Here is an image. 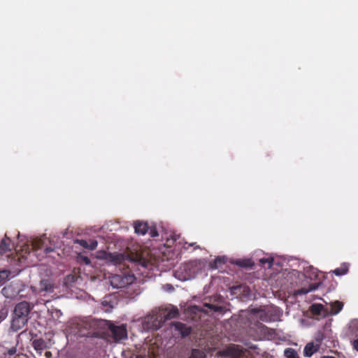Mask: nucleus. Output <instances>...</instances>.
Returning <instances> with one entry per match:
<instances>
[{"instance_id":"7ed1b4c3","label":"nucleus","mask_w":358,"mask_h":358,"mask_svg":"<svg viewBox=\"0 0 358 358\" xmlns=\"http://www.w3.org/2000/svg\"><path fill=\"white\" fill-rule=\"evenodd\" d=\"M178 315L179 310L177 307L163 308L156 315L155 322L157 324L155 323L153 326L156 329H159L166 321L176 318Z\"/></svg>"},{"instance_id":"c9c22d12","label":"nucleus","mask_w":358,"mask_h":358,"mask_svg":"<svg viewBox=\"0 0 358 358\" xmlns=\"http://www.w3.org/2000/svg\"><path fill=\"white\" fill-rule=\"evenodd\" d=\"M187 266H184L183 267H180V270L183 269V270H185H185H186V268H187Z\"/></svg>"},{"instance_id":"c756f323","label":"nucleus","mask_w":358,"mask_h":358,"mask_svg":"<svg viewBox=\"0 0 358 358\" xmlns=\"http://www.w3.org/2000/svg\"><path fill=\"white\" fill-rule=\"evenodd\" d=\"M352 345L354 349L358 351V338L353 341Z\"/></svg>"},{"instance_id":"393cba45","label":"nucleus","mask_w":358,"mask_h":358,"mask_svg":"<svg viewBox=\"0 0 358 358\" xmlns=\"http://www.w3.org/2000/svg\"><path fill=\"white\" fill-rule=\"evenodd\" d=\"M8 311L3 308L0 310V323L3 322L8 316Z\"/></svg>"},{"instance_id":"4468645a","label":"nucleus","mask_w":358,"mask_h":358,"mask_svg":"<svg viewBox=\"0 0 358 358\" xmlns=\"http://www.w3.org/2000/svg\"><path fill=\"white\" fill-rule=\"evenodd\" d=\"M323 308V305L320 303H313L311 305L310 310L314 315H321Z\"/></svg>"},{"instance_id":"bb28decb","label":"nucleus","mask_w":358,"mask_h":358,"mask_svg":"<svg viewBox=\"0 0 358 358\" xmlns=\"http://www.w3.org/2000/svg\"><path fill=\"white\" fill-rule=\"evenodd\" d=\"M352 328L355 331V333L358 336V320L352 322Z\"/></svg>"},{"instance_id":"a211bd4d","label":"nucleus","mask_w":358,"mask_h":358,"mask_svg":"<svg viewBox=\"0 0 358 358\" xmlns=\"http://www.w3.org/2000/svg\"><path fill=\"white\" fill-rule=\"evenodd\" d=\"M286 358H299L296 351L293 348H287L284 352Z\"/></svg>"},{"instance_id":"7c9ffc66","label":"nucleus","mask_w":358,"mask_h":358,"mask_svg":"<svg viewBox=\"0 0 358 358\" xmlns=\"http://www.w3.org/2000/svg\"><path fill=\"white\" fill-rule=\"evenodd\" d=\"M14 358H27V356L23 353H18L15 356Z\"/></svg>"},{"instance_id":"f704fd0d","label":"nucleus","mask_w":358,"mask_h":358,"mask_svg":"<svg viewBox=\"0 0 358 358\" xmlns=\"http://www.w3.org/2000/svg\"><path fill=\"white\" fill-rule=\"evenodd\" d=\"M45 356L47 357H50L51 356V352L49 351L45 352Z\"/></svg>"},{"instance_id":"aec40b11","label":"nucleus","mask_w":358,"mask_h":358,"mask_svg":"<svg viewBox=\"0 0 358 358\" xmlns=\"http://www.w3.org/2000/svg\"><path fill=\"white\" fill-rule=\"evenodd\" d=\"M5 357L10 358L12 356H15L17 355V347L13 346L10 348L6 349V350L3 352Z\"/></svg>"},{"instance_id":"6e6552de","label":"nucleus","mask_w":358,"mask_h":358,"mask_svg":"<svg viewBox=\"0 0 358 358\" xmlns=\"http://www.w3.org/2000/svg\"><path fill=\"white\" fill-rule=\"evenodd\" d=\"M134 227L135 233L138 235H145L149 229V227L147 222L138 220L134 222Z\"/></svg>"},{"instance_id":"ea45409f","label":"nucleus","mask_w":358,"mask_h":358,"mask_svg":"<svg viewBox=\"0 0 358 358\" xmlns=\"http://www.w3.org/2000/svg\"><path fill=\"white\" fill-rule=\"evenodd\" d=\"M218 261L220 262V258L219 257L216 259L215 262H218Z\"/></svg>"},{"instance_id":"9d476101","label":"nucleus","mask_w":358,"mask_h":358,"mask_svg":"<svg viewBox=\"0 0 358 358\" xmlns=\"http://www.w3.org/2000/svg\"><path fill=\"white\" fill-rule=\"evenodd\" d=\"M12 250L11 240L6 234L0 243V253L3 254Z\"/></svg>"},{"instance_id":"a878e982","label":"nucleus","mask_w":358,"mask_h":358,"mask_svg":"<svg viewBox=\"0 0 358 358\" xmlns=\"http://www.w3.org/2000/svg\"><path fill=\"white\" fill-rule=\"evenodd\" d=\"M206 306L208 307L210 309L213 310L214 312H220L222 309L221 306L214 304H207Z\"/></svg>"},{"instance_id":"1a4fd4ad","label":"nucleus","mask_w":358,"mask_h":358,"mask_svg":"<svg viewBox=\"0 0 358 358\" xmlns=\"http://www.w3.org/2000/svg\"><path fill=\"white\" fill-rule=\"evenodd\" d=\"M320 349V345H315L313 342H310L306 345L303 349V356L310 357L314 353Z\"/></svg>"},{"instance_id":"20e7f679","label":"nucleus","mask_w":358,"mask_h":358,"mask_svg":"<svg viewBox=\"0 0 358 358\" xmlns=\"http://www.w3.org/2000/svg\"><path fill=\"white\" fill-rule=\"evenodd\" d=\"M107 329L115 341H120L127 337V331L124 325L116 326L111 322H106Z\"/></svg>"},{"instance_id":"72a5a7b5","label":"nucleus","mask_w":358,"mask_h":358,"mask_svg":"<svg viewBox=\"0 0 358 358\" xmlns=\"http://www.w3.org/2000/svg\"><path fill=\"white\" fill-rule=\"evenodd\" d=\"M188 277H189V276H188L187 275H183L182 277H179V278H180V280H185L188 279Z\"/></svg>"},{"instance_id":"4c0bfd02","label":"nucleus","mask_w":358,"mask_h":358,"mask_svg":"<svg viewBox=\"0 0 358 358\" xmlns=\"http://www.w3.org/2000/svg\"><path fill=\"white\" fill-rule=\"evenodd\" d=\"M217 355H222V352H217Z\"/></svg>"},{"instance_id":"a19ab883","label":"nucleus","mask_w":358,"mask_h":358,"mask_svg":"<svg viewBox=\"0 0 358 358\" xmlns=\"http://www.w3.org/2000/svg\"><path fill=\"white\" fill-rule=\"evenodd\" d=\"M195 248H199V245L195 246Z\"/></svg>"},{"instance_id":"f3484780","label":"nucleus","mask_w":358,"mask_h":358,"mask_svg":"<svg viewBox=\"0 0 358 358\" xmlns=\"http://www.w3.org/2000/svg\"><path fill=\"white\" fill-rule=\"evenodd\" d=\"M206 354L203 351L198 350V349H193L192 350L191 355L189 358H205Z\"/></svg>"},{"instance_id":"58836bf2","label":"nucleus","mask_w":358,"mask_h":358,"mask_svg":"<svg viewBox=\"0 0 358 358\" xmlns=\"http://www.w3.org/2000/svg\"><path fill=\"white\" fill-rule=\"evenodd\" d=\"M85 262H86V263H89V262H90L89 259H88V258H86V259H85Z\"/></svg>"},{"instance_id":"423d86ee","label":"nucleus","mask_w":358,"mask_h":358,"mask_svg":"<svg viewBox=\"0 0 358 358\" xmlns=\"http://www.w3.org/2000/svg\"><path fill=\"white\" fill-rule=\"evenodd\" d=\"M172 327L176 331H178L182 337H186L191 333V328L187 327L185 324L180 322H172Z\"/></svg>"},{"instance_id":"5701e85b","label":"nucleus","mask_w":358,"mask_h":358,"mask_svg":"<svg viewBox=\"0 0 358 358\" xmlns=\"http://www.w3.org/2000/svg\"><path fill=\"white\" fill-rule=\"evenodd\" d=\"M43 241L41 240H35L32 243V249L34 252H37L39 250H41L43 248Z\"/></svg>"},{"instance_id":"c85d7f7f","label":"nucleus","mask_w":358,"mask_h":358,"mask_svg":"<svg viewBox=\"0 0 358 358\" xmlns=\"http://www.w3.org/2000/svg\"><path fill=\"white\" fill-rule=\"evenodd\" d=\"M53 250H54L53 248H52L51 247H46L44 249V252H45V255H48L50 252H52Z\"/></svg>"},{"instance_id":"2eb2a0df","label":"nucleus","mask_w":358,"mask_h":358,"mask_svg":"<svg viewBox=\"0 0 358 358\" xmlns=\"http://www.w3.org/2000/svg\"><path fill=\"white\" fill-rule=\"evenodd\" d=\"M348 271V265L347 264H343L339 268H336L333 273L338 276H341L346 274Z\"/></svg>"},{"instance_id":"dca6fc26","label":"nucleus","mask_w":358,"mask_h":358,"mask_svg":"<svg viewBox=\"0 0 358 358\" xmlns=\"http://www.w3.org/2000/svg\"><path fill=\"white\" fill-rule=\"evenodd\" d=\"M10 275V271L8 270L0 271V286L4 284L8 279Z\"/></svg>"},{"instance_id":"e433bc0d","label":"nucleus","mask_w":358,"mask_h":358,"mask_svg":"<svg viewBox=\"0 0 358 358\" xmlns=\"http://www.w3.org/2000/svg\"><path fill=\"white\" fill-rule=\"evenodd\" d=\"M196 245V243H189V246H194Z\"/></svg>"},{"instance_id":"473e14b6","label":"nucleus","mask_w":358,"mask_h":358,"mask_svg":"<svg viewBox=\"0 0 358 358\" xmlns=\"http://www.w3.org/2000/svg\"><path fill=\"white\" fill-rule=\"evenodd\" d=\"M136 358H150L148 355H138Z\"/></svg>"},{"instance_id":"b1692460","label":"nucleus","mask_w":358,"mask_h":358,"mask_svg":"<svg viewBox=\"0 0 358 358\" xmlns=\"http://www.w3.org/2000/svg\"><path fill=\"white\" fill-rule=\"evenodd\" d=\"M151 237H157L159 234L155 226H151L149 227L148 231Z\"/></svg>"},{"instance_id":"0eeeda50","label":"nucleus","mask_w":358,"mask_h":358,"mask_svg":"<svg viewBox=\"0 0 358 358\" xmlns=\"http://www.w3.org/2000/svg\"><path fill=\"white\" fill-rule=\"evenodd\" d=\"M96 324V322L90 318H85L81 320L78 323V329L80 331H82L83 329L85 330H91L94 329V326Z\"/></svg>"},{"instance_id":"39448f33","label":"nucleus","mask_w":358,"mask_h":358,"mask_svg":"<svg viewBox=\"0 0 358 358\" xmlns=\"http://www.w3.org/2000/svg\"><path fill=\"white\" fill-rule=\"evenodd\" d=\"M134 280L133 275H128L122 276L120 275H115L111 279V285L114 287L121 288L131 283Z\"/></svg>"},{"instance_id":"f03ea898","label":"nucleus","mask_w":358,"mask_h":358,"mask_svg":"<svg viewBox=\"0 0 358 358\" xmlns=\"http://www.w3.org/2000/svg\"><path fill=\"white\" fill-rule=\"evenodd\" d=\"M106 259L114 265L123 264L129 268V263H134L146 266V261L140 255L131 252L118 253V252H109L106 254Z\"/></svg>"},{"instance_id":"f8f14e48","label":"nucleus","mask_w":358,"mask_h":358,"mask_svg":"<svg viewBox=\"0 0 358 358\" xmlns=\"http://www.w3.org/2000/svg\"><path fill=\"white\" fill-rule=\"evenodd\" d=\"M330 306L331 314L336 315L343 309V303L339 301H335L330 303Z\"/></svg>"},{"instance_id":"ddd939ff","label":"nucleus","mask_w":358,"mask_h":358,"mask_svg":"<svg viewBox=\"0 0 358 358\" xmlns=\"http://www.w3.org/2000/svg\"><path fill=\"white\" fill-rule=\"evenodd\" d=\"M41 290L40 292H53L54 287L48 280H42L41 282Z\"/></svg>"},{"instance_id":"9b49d317","label":"nucleus","mask_w":358,"mask_h":358,"mask_svg":"<svg viewBox=\"0 0 358 358\" xmlns=\"http://www.w3.org/2000/svg\"><path fill=\"white\" fill-rule=\"evenodd\" d=\"M78 243L83 247L84 248L88 249L90 250H94L96 248L98 243L96 240H78Z\"/></svg>"},{"instance_id":"cd10ccee","label":"nucleus","mask_w":358,"mask_h":358,"mask_svg":"<svg viewBox=\"0 0 358 358\" xmlns=\"http://www.w3.org/2000/svg\"><path fill=\"white\" fill-rule=\"evenodd\" d=\"M41 342H40L39 341H34V348L36 350L41 349Z\"/></svg>"},{"instance_id":"2f4dec72","label":"nucleus","mask_w":358,"mask_h":358,"mask_svg":"<svg viewBox=\"0 0 358 358\" xmlns=\"http://www.w3.org/2000/svg\"><path fill=\"white\" fill-rule=\"evenodd\" d=\"M53 313L57 317H59L62 315V313L59 310H56Z\"/></svg>"},{"instance_id":"4be33fe9","label":"nucleus","mask_w":358,"mask_h":358,"mask_svg":"<svg viewBox=\"0 0 358 358\" xmlns=\"http://www.w3.org/2000/svg\"><path fill=\"white\" fill-rule=\"evenodd\" d=\"M259 264L262 266H264L266 264H267V268H271L273 264V258H262L259 259Z\"/></svg>"},{"instance_id":"6ab92c4d","label":"nucleus","mask_w":358,"mask_h":358,"mask_svg":"<svg viewBox=\"0 0 358 358\" xmlns=\"http://www.w3.org/2000/svg\"><path fill=\"white\" fill-rule=\"evenodd\" d=\"M259 329H260L261 332L268 336H273L275 333L273 329L267 327L266 325L263 324H259Z\"/></svg>"},{"instance_id":"f257e3e1","label":"nucleus","mask_w":358,"mask_h":358,"mask_svg":"<svg viewBox=\"0 0 358 358\" xmlns=\"http://www.w3.org/2000/svg\"><path fill=\"white\" fill-rule=\"evenodd\" d=\"M30 311L29 303L27 301H22L15 305L10 322V329L13 331H17L25 326Z\"/></svg>"},{"instance_id":"412c9836","label":"nucleus","mask_w":358,"mask_h":358,"mask_svg":"<svg viewBox=\"0 0 358 358\" xmlns=\"http://www.w3.org/2000/svg\"><path fill=\"white\" fill-rule=\"evenodd\" d=\"M317 287V285H315V284H312V285H309V287L308 288H306V287L301 288L300 289L298 290V293L300 294H306L310 292L315 290Z\"/></svg>"}]
</instances>
